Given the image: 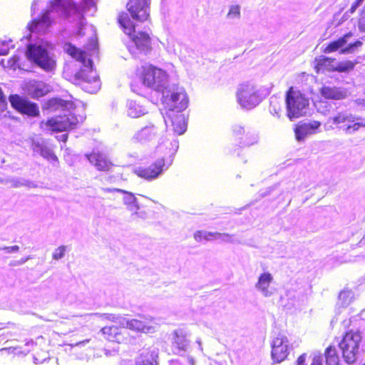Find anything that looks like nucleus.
Returning <instances> with one entry per match:
<instances>
[{
	"mask_svg": "<svg viewBox=\"0 0 365 365\" xmlns=\"http://www.w3.org/2000/svg\"><path fill=\"white\" fill-rule=\"evenodd\" d=\"M341 47L339 46L336 40L329 42L326 47L324 48L323 52L324 53H334L338 51Z\"/></svg>",
	"mask_w": 365,
	"mask_h": 365,
	"instance_id": "nucleus-41",
	"label": "nucleus"
},
{
	"mask_svg": "<svg viewBox=\"0 0 365 365\" xmlns=\"http://www.w3.org/2000/svg\"><path fill=\"white\" fill-rule=\"evenodd\" d=\"M273 280L272 274L269 272H264L259 277L256 287L259 289L265 297L271 295L272 292L268 288Z\"/></svg>",
	"mask_w": 365,
	"mask_h": 365,
	"instance_id": "nucleus-31",
	"label": "nucleus"
},
{
	"mask_svg": "<svg viewBox=\"0 0 365 365\" xmlns=\"http://www.w3.org/2000/svg\"><path fill=\"white\" fill-rule=\"evenodd\" d=\"M271 356L274 363L284 361L289 354L290 346L289 340L284 335H279L273 339L271 344Z\"/></svg>",
	"mask_w": 365,
	"mask_h": 365,
	"instance_id": "nucleus-14",
	"label": "nucleus"
},
{
	"mask_svg": "<svg viewBox=\"0 0 365 365\" xmlns=\"http://www.w3.org/2000/svg\"><path fill=\"white\" fill-rule=\"evenodd\" d=\"M319 93L327 100H341L346 96V92L336 86H323L319 90Z\"/></svg>",
	"mask_w": 365,
	"mask_h": 365,
	"instance_id": "nucleus-26",
	"label": "nucleus"
},
{
	"mask_svg": "<svg viewBox=\"0 0 365 365\" xmlns=\"http://www.w3.org/2000/svg\"><path fill=\"white\" fill-rule=\"evenodd\" d=\"M165 161L163 158L158 159L147 167L138 170V175L145 179H153L158 177L163 171Z\"/></svg>",
	"mask_w": 365,
	"mask_h": 365,
	"instance_id": "nucleus-23",
	"label": "nucleus"
},
{
	"mask_svg": "<svg viewBox=\"0 0 365 365\" xmlns=\"http://www.w3.org/2000/svg\"><path fill=\"white\" fill-rule=\"evenodd\" d=\"M48 106L49 108H56L58 106L61 105V100L57 98H52L48 101Z\"/></svg>",
	"mask_w": 365,
	"mask_h": 365,
	"instance_id": "nucleus-49",
	"label": "nucleus"
},
{
	"mask_svg": "<svg viewBox=\"0 0 365 365\" xmlns=\"http://www.w3.org/2000/svg\"><path fill=\"white\" fill-rule=\"evenodd\" d=\"M78 4L83 14L93 9L95 10L96 9V3L95 0H81Z\"/></svg>",
	"mask_w": 365,
	"mask_h": 365,
	"instance_id": "nucleus-39",
	"label": "nucleus"
},
{
	"mask_svg": "<svg viewBox=\"0 0 365 365\" xmlns=\"http://www.w3.org/2000/svg\"><path fill=\"white\" fill-rule=\"evenodd\" d=\"M145 113V109L136 102H130L128 108V115L130 118H138Z\"/></svg>",
	"mask_w": 365,
	"mask_h": 365,
	"instance_id": "nucleus-35",
	"label": "nucleus"
},
{
	"mask_svg": "<svg viewBox=\"0 0 365 365\" xmlns=\"http://www.w3.org/2000/svg\"><path fill=\"white\" fill-rule=\"evenodd\" d=\"M150 0H129L126 9L132 18L138 22L150 19Z\"/></svg>",
	"mask_w": 365,
	"mask_h": 365,
	"instance_id": "nucleus-12",
	"label": "nucleus"
},
{
	"mask_svg": "<svg viewBox=\"0 0 365 365\" xmlns=\"http://www.w3.org/2000/svg\"><path fill=\"white\" fill-rule=\"evenodd\" d=\"M321 126V123L314 120L310 123H302L295 125L294 129L295 138L298 141L303 140L308 135L314 134Z\"/></svg>",
	"mask_w": 365,
	"mask_h": 365,
	"instance_id": "nucleus-22",
	"label": "nucleus"
},
{
	"mask_svg": "<svg viewBox=\"0 0 365 365\" xmlns=\"http://www.w3.org/2000/svg\"><path fill=\"white\" fill-rule=\"evenodd\" d=\"M113 190L124 194L123 197V204L126 206L127 209L132 212L134 219L145 217V212H138L140 207L138 204L137 198L133 193L121 189H113Z\"/></svg>",
	"mask_w": 365,
	"mask_h": 365,
	"instance_id": "nucleus-19",
	"label": "nucleus"
},
{
	"mask_svg": "<svg viewBox=\"0 0 365 365\" xmlns=\"http://www.w3.org/2000/svg\"><path fill=\"white\" fill-rule=\"evenodd\" d=\"M285 104L287 116L292 120L305 115L309 102L304 93L290 86L285 93Z\"/></svg>",
	"mask_w": 365,
	"mask_h": 365,
	"instance_id": "nucleus-1",
	"label": "nucleus"
},
{
	"mask_svg": "<svg viewBox=\"0 0 365 365\" xmlns=\"http://www.w3.org/2000/svg\"><path fill=\"white\" fill-rule=\"evenodd\" d=\"M53 10H42L39 15L31 20L27 27L31 32L45 31L52 24L50 12Z\"/></svg>",
	"mask_w": 365,
	"mask_h": 365,
	"instance_id": "nucleus-17",
	"label": "nucleus"
},
{
	"mask_svg": "<svg viewBox=\"0 0 365 365\" xmlns=\"http://www.w3.org/2000/svg\"><path fill=\"white\" fill-rule=\"evenodd\" d=\"M118 23L123 31L129 37L135 32V25L125 12H121L118 17Z\"/></svg>",
	"mask_w": 365,
	"mask_h": 365,
	"instance_id": "nucleus-30",
	"label": "nucleus"
},
{
	"mask_svg": "<svg viewBox=\"0 0 365 365\" xmlns=\"http://www.w3.org/2000/svg\"><path fill=\"white\" fill-rule=\"evenodd\" d=\"M125 328L138 333H153L155 331V322L151 317L138 315L136 318L126 321Z\"/></svg>",
	"mask_w": 365,
	"mask_h": 365,
	"instance_id": "nucleus-13",
	"label": "nucleus"
},
{
	"mask_svg": "<svg viewBox=\"0 0 365 365\" xmlns=\"http://www.w3.org/2000/svg\"><path fill=\"white\" fill-rule=\"evenodd\" d=\"M49 7L51 10L61 11V15L64 19L75 17L78 21L84 19V14L81 11L78 3L72 0H51Z\"/></svg>",
	"mask_w": 365,
	"mask_h": 365,
	"instance_id": "nucleus-10",
	"label": "nucleus"
},
{
	"mask_svg": "<svg viewBox=\"0 0 365 365\" xmlns=\"http://www.w3.org/2000/svg\"><path fill=\"white\" fill-rule=\"evenodd\" d=\"M66 251V247L65 245L59 246L53 252V253L52 255L53 259H54L55 260H58V259H61L65 255Z\"/></svg>",
	"mask_w": 365,
	"mask_h": 365,
	"instance_id": "nucleus-43",
	"label": "nucleus"
},
{
	"mask_svg": "<svg viewBox=\"0 0 365 365\" xmlns=\"http://www.w3.org/2000/svg\"><path fill=\"white\" fill-rule=\"evenodd\" d=\"M88 159L99 171L110 172L116 169V175L110 177V181L123 179V174L120 172V169L115 166L105 155L93 152L88 155Z\"/></svg>",
	"mask_w": 365,
	"mask_h": 365,
	"instance_id": "nucleus-11",
	"label": "nucleus"
},
{
	"mask_svg": "<svg viewBox=\"0 0 365 365\" xmlns=\"http://www.w3.org/2000/svg\"><path fill=\"white\" fill-rule=\"evenodd\" d=\"M336 58L325 56H320L314 58V69L317 74L325 72L333 73H349L352 71L356 62L352 61H345L339 62L336 66L334 65Z\"/></svg>",
	"mask_w": 365,
	"mask_h": 365,
	"instance_id": "nucleus-5",
	"label": "nucleus"
},
{
	"mask_svg": "<svg viewBox=\"0 0 365 365\" xmlns=\"http://www.w3.org/2000/svg\"><path fill=\"white\" fill-rule=\"evenodd\" d=\"M364 0H356L351 6L349 9V12L351 14H354L359 6L363 2Z\"/></svg>",
	"mask_w": 365,
	"mask_h": 365,
	"instance_id": "nucleus-51",
	"label": "nucleus"
},
{
	"mask_svg": "<svg viewBox=\"0 0 365 365\" xmlns=\"http://www.w3.org/2000/svg\"><path fill=\"white\" fill-rule=\"evenodd\" d=\"M105 339L118 344L123 343L128 337L125 326L120 323L119 326H106L101 329Z\"/></svg>",
	"mask_w": 365,
	"mask_h": 365,
	"instance_id": "nucleus-16",
	"label": "nucleus"
},
{
	"mask_svg": "<svg viewBox=\"0 0 365 365\" xmlns=\"http://www.w3.org/2000/svg\"><path fill=\"white\" fill-rule=\"evenodd\" d=\"M220 232H211L203 230H198L194 233V239L197 242H202V240H210L216 239L217 237L221 236Z\"/></svg>",
	"mask_w": 365,
	"mask_h": 365,
	"instance_id": "nucleus-33",
	"label": "nucleus"
},
{
	"mask_svg": "<svg viewBox=\"0 0 365 365\" xmlns=\"http://www.w3.org/2000/svg\"><path fill=\"white\" fill-rule=\"evenodd\" d=\"M19 57L17 55L12 56L10 58H9L6 62H5L4 59L1 60V65L4 68H7L13 70H16L19 67Z\"/></svg>",
	"mask_w": 365,
	"mask_h": 365,
	"instance_id": "nucleus-38",
	"label": "nucleus"
},
{
	"mask_svg": "<svg viewBox=\"0 0 365 365\" xmlns=\"http://www.w3.org/2000/svg\"><path fill=\"white\" fill-rule=\"evenodd\" d=\"M73 81L89 93L97 92L101 88L99 77L91 68H81L74 75Z\"/></svg>",
	"mask_w": 365,
	"mask_h": 365,
	"instance_id": "nucleus-9",
	"label": "nucleus"
},
{
	"mask_svg": "<svg viewBox=\"0 0 365 365\" xmlns=\"http://www.w3.org/2000/svg\"><path fill=\"white\" fill-rule=\"evenodd\" d=\"M11 47V41H0V56H6L9 54Z\"/></svg>",
	"mask_w": 365,
	"mask_h": 365,
	"instance_id": "nucleus-42",
	"label": "nucleus"
},
{
	"mask_svg": "<svg viewBox=\"0 0 365 365\" xmlns=\"http://www.w3.org/2000/svg\"><path fill=\"white\" fill-rule=\"evenodd\" d=\"M353 36V33L351 31H349L346 34H345L341 37L336 39L339 46L342 48L347 42V39L350 37Z\"/></svg>",
	"mask_w": 365,
	"mask_h": 365,
	"instance_id": "nucleus-48",
	"label": "nucleus"
},
{
	"mask_svg": "<svg viewBox=\"0 0 365 365\" xmlns=\"http://www.w3.org/2000/svg\"><path fill=\"white\" fill-rule=\"evenodd\" d=\"M365 127V119L361 118H356V120L354 118V123H347L344 130L346 133H351L359 130L361 128Z\"/></svg>",
	"mask_w": 365,
	"mask_h": 365,
	"instance_id": "nucleus-34",
	"label": "nucleus"
},
{
	"mask_svg": "<svg viewBox=\"0 0 365 365\" xmlns=\"http://www.w3.org/2000/svg\"><path fill=\"white\" fill-rule=\"evenodd\" d=\"M311 365H322V358L320 355L314 356L312 359Z\"/></svg>",
	"mask_w": 365,
	"mask_h": 365,
	"instance_id": "nucleus-52",
	"label": "nucleus"
},
{
	"mask_svg": "<svg viewBox=\"0 0 365 365\" xmlns=\"http://www.w3.org/2000/svg\"><path fill=\"white\" fill-rule=\"evenodd\" d=\"M235 133H236V134H237V133H240V130H238V131H235Z\"/></svg>",
	"mask_w": 365,
	"mask_h": 365,
	"instance_id": "nucleus-56",
	"label": "nucleus"
},
{
	"mask_svg": "<svg viewBox=\"0 0 365 365\" xmlns=\"http://www.w3.org/2000/svg\"><path fill=\"white\" fill-rule=\"evenodd\" d=\"M269 112L273 115H276L277 117L279 118L282 113V108L280 103H277V105L272 104L271 103L270 108H269Z\"/></svg>",
	"mask_w": 365,
	"mask_h": 365,
	"instance_id": "nucleus-45",
	"label": "nucleus"
},
{
	"mask_svg": "<svg viewBox=\"0 0 365 365\" xmlns=\"http://www.w3.org/2000/svg\"><path fill=\"white\" fill-rule=\"evenodd\" d=\"M137 75L145 86L155 91L162 90L168 81V73L152 64L142 66L137 70Z\"/></svg>",
	"mask_w": 365,
	"mask_h": 365,
	"instance_id": "nucleus-2",
	"label": "nucleus"
},
{
	"mask_svg": "<svg viewBox=\"0 0 365 365\" xmlns=\"http://www.w3.org/2000/svg\"><path fill=\"white\" fill-rule=\"evenodd\" d=\"M240 105L247 109L257 106L262 101V96L257 87L250 82L240 84L236 93Z\"/></svg>",
	"mask_w": 365,
	"mask_h": 365,
	"instance_id": "nucleus-6",
	"label": "nucleus"
},
{
	"mask_svg": "<svg viewBox=\"0 0 365 365\" xmlns=\"http://www.w3.org/2000/svg\"><path fill=\"white\" fill-rule=\"evenodd\" d=\"M137 365H157V363L152 357L141 355Z\"/></svg>",
	"mask_w": 365,
	"mask_h": 365,
	"instance_id": "nucleus-44",
	"label": "nucleus"
},
{
	"mask_svg": "<svg viewBox=\"0 0 365 365\" xmlns=\"http://www.w3.org/2000/svg\"><path fill=\"white\" fill-rule=\"evenodd\" d=\"M26 55L29 60L45 71H51L56 67L55 60L42 45L29 44Z\"/></svg>",
	"mask_w": 365,
	"mask_h": 365,
	"instance_id": "nucleus-8",
	"label": "nucleus"
},
{
	"mask_svg": "<svg viewBox=\"0 0 365 365\" xmlns=\"http://www.w3.org/2000/svg\"><path fill=\"white\" fill-rule=\"evenodd\" d=\"M306 356L307 354L305 353L299 355L297 359L295 365H306Z\"/></svg>",
	"mask_w": 365,
	"mask_h": 365,
	"instance_id": "nucleus-50",
	"label": "nucleus"
},
{
	"mask_svg": "<svg viewBox=\"0 0 365 365\" xmlns=\"http://www.w3.org/2000/svg\"><path fill=\"white\" fill-rule=\"evenodd\" d=\"M240 16V9L238 5L232 6L227 14V16L230 18H238Z\"/></svg>",
	"mask_w": 365,
	"mask_h": 365,
	"instance_id": "nucleus-47",
	"label": "nucleus"
},
{
	"mask_svg": "<svg viewBox=\"0 0 365 365\" xmlns=\"http://www.w3.org/2000/svg\"><path fill=\"white\" fill-rule=\"evenodd\" d=\"M62 138H63V140L64 142H66L67 140V139H68V135L67 134H64V135H62Z\"/></svg>",
	"mask_w": 365,
	"mask_h": 365,
	"instance_id": "nucleus-55",
	"label": "nucleus"
},
{
	"mask_svg": "<svg viewBox=\"0 0 365 365\" xmlns=\"http://www.w3.org/2000/svg\"><path fill=\"white\" fill-rule=\"evenodd\" d=\"M4 250H6L7 252H17L19 250V247L17 245H14L5 247Z\"/></svg>",
	"mask_w": 365,
	"mask_h": 365,
	"instance_id": "nucleus-53",
	"label": "nucleus"
},
{
	"mask_svg": "<svg viewBox=\"0 0 365 365\" xmlns=\"http://www.w3.org/2000/svg\"><path fill=\"white\" fill-rule=\"evenodd\" d=\"M63 49L68 55L83 65H86L87 63H91V61L88 58L87 53L85 51L76 47L71 43H66L63 46Z\"/></svg>",
	"mask_w": 365,
	"mask_h": 365,
	"instance_id": "nucleus-25",
	"label": "nucleus"
},
{
	"mask_svg": "<svg viewBox=\"0 0 365 365\" xmlns=\"http://www.w3.org/2000/svg\"><path fill=\"white\" fill-rule=\"evenodd\" d=\"M36 146L38 148L41 155L44 158L48 160L58 161L57 156L53 153L50 148L39 143L36 144Z\"/></svg>",
	"mask_w": 365,
	"mask_h": 365,
	"instance_id": "nucleus-37",
	"label": "nucleus"
},
{
	"mask_svg": "<svg viewBox=\"0 0 365 365\" xmlns=\"http://www.w3.org/2000/svg\"><path fill=\"white\" fill-rule=\"evenodd\" d=\"M363 43L357 40L350 44H349L347 46L343 48L340 51V53L341 54H346V53H351L355 51V50L362 46Z\"/></svg>",
	"mask_w": 365,
	"mask_h": 365,
	"instance_id": "nucleus-40",
	"label": "nucleus"
},
{
	"mask_svg": "<svg viewBox=\"0 0 365 365\" xmlns=\"http://www.w3.org/2000/svg\"><path fill=\"white\" fill-rule=\"evenodd\" d=\"M26 346L31 347V349H23L21 346H12L8 348H3L0 349V354L3 355L4 354H7L9 355H19L24 354L26 355L30 351H35L37 348V345L34 344L32 341L26 342L25 344Z\"/></svg>",
	"mask_w": 365,
	"mask_h": 365,
	"instance_id": "nucleus-29",
	"label": "nucleus"
},
{
	"mask_svg": "<svg viewBox=\"0 0 365 365\" xmlns=\"http://www.w3.org/2000/svg\"><path fill=\"white\" fill-rule=\"evenodd\" d=\"M136 48L145 53L150 52L152 49V39L150 34L147 31H141L133 33L130 36Z\"/></svg>",
	"mask_w": 365,
	"mask_h": 365,
	"instance_id": "nucleus-20",
	"label": "nucleus"
},
{
	"mask_svg": "<svg viewBox=\"0 0 365 365\" xmlns=\"http://www.w3.org/2000/svg\"><path fill=\"white\" fill-rule=\"evenodd\" d=\"M347 123H354V118L351 115H348L346 113L339 112L336 115L329 118L327 123L329 124L332 128H344Z\"/></svg>",
	"mask_w": 365,
	"mask_h": 365,
	"instance_id": "nucleus-27",
	"label": "nucleus"
},
{
	"mask_svg": "<svg viewBox=\"0 0 365 365\" xmlns=\"http://www.w3.org/2000/svg\"><path fill=\"white\" fill-rule=\"evenodd\" d=\"M23 89L28 96L34 99L43 97L48 92L43 82L36 80H31L26 82Z\"/></svg>",
	"mask_w": 365,
	"mask_h": 365,
	"instance_id": "nucleus-21",
	"label": "nucleus"
},
{
	"mask_svg": "<svg viewBox=\"0 0 365 365\" xmlns=\"http://www.w3.org/2000/svg\"><path fill=\"white\" fill-rule=\"evenodd\" d=\"M9 101L11 106L21 114L30 117H37L40 115L38 105L29 101L26 98L21 97L19 95H11L9 97Z\"/></svg>",
	"mask_w": 365,
	"mask_h": 365,
	"instance_id": "nucleus-15",
	"label": "nucleus"
},
{
	"mask_svg": "<svg viewBox=\"0 0 365 365\" xmlns=\"http://www.w3.org/2000/svg\"><path fill=\"white\" fill-rule=\"evenodd\" d=\"M324 354L327 365H341L339 356L334 345H329L325 349Z\"/></svg>",
	"mask_w": 365,
	"mask_h": 365,
	"instance_id": "nucleus-32",
	"label": "nucleus"
},
{
	"mask_svg": "<svg viewBox=\"0 0 365 365\" xmlns=\"http://www.w3.org/2000/svg\"><path fill=\"white\" fill-rule=\"evenodd\" d=\"M29 258H30V257H26V258H25V259H21V261H19V262H15L11 263V265H16L17 263H21V264H22V263H24V262H25L27 259H29Z\"/></svg>",
	"mask_w": 365,
	"mask_h": 365,
	"instance_id": "nucleus-54",
	"label": "nucleus"
},
{
	"mask_svg": "<svg viewBox=\"0 0 365 365\" xmlns=\"http://www.w3.org/2000/svg\"><path fill=\"white\" fill-rule=\"evenodd\" d=\"M361 340V332L359 329H349L343 334L339 346L346 364H352L356 361Z\"/></svg>",
	"mask_w": 365,
	"mask_h": 365,
	"instance_id": "nucleus-3",
	"label": "nucleus"
},
{
	"mask_svg": "<svg viewBox=\"0 0 365 365\" xmlns=\"http://www.w3.org/2000/svg\"><path fill=\"white\" fill-rule=\"evenodd\" d=\"M78 123L77 117L71 113H68L41 120L39 127L43 130L60 133L74 129Z\"/></svg>",
	"mask_w": 365,
	"mask_h": 365,
	"instance_id": "nucleus-4",
	"label": "nucleus"
},
{
	"mask_svg": "<svg viewBox=\"0 0 365 365\" xmlns=\"http://www.w3.org/2000/svg\"><path fill=\"white\" fill-rule=\"evenodd\" d=\"M182 112H165V121L170 123L171 129L177 135L184 133L187 129V120Z\"/></svg>",
	"mask_w": 365,
	"mask_h": 365,
	"instance_id": "nucleus-18",
	"label": "nucleus"
},
{
	"mask_svg": "<svg viewBox=\"0 0 365 365\" xmlns=\"http://www.w3.org/2000/svg\"><path fill=\"white\" fill-rule=\"evenodd\" d=\"M172 343L173 346L178 351H185L190 345L187 334L182 329H178L174 331Z\"/></svg>",
	"mask_w": 365,
	"mask_h": 365,
	"instance_id": "nucleus-28",
	"label": "nucleus"
},
{
	"mask_svg": "<svg viewBox=\"0 0 365 365\" xmlns=\"http://www.w3.org/2000/svg\"><path fill=\"white\" fill-rule=\"evenodd\" d=\"M358 26L360 31H365V6L360 11Z\"/></svg>",
	"mask_w": 365,
	"mask_h": 365,
	"instance_id": "nucleus-46",
	"label": "nucleus"
},
{
	"mask_svg": "<svg viewBox=\"0 0 365 365\" xmlns=\"http://www.w3.org/2000/svg\"><path fill=\"white\" fill-rule=\"evenodd\" d=\"M157 134V128L154 125L145 126L135 133L132 140L135 143H143L154 139Z\"/></svg>",
	"mask_w": 365,
	"mask_h": 365,
	"instance_id": "nucleus-24",
	"label": "nucleus"
},
{
	"mask_svg": "<svg viewBox=\"0 0 365 365\" xmlns=\"http://www.w3.org/2000/svg\"><path fill=\"white\" fill-rule=\"evenodd\" d=\"M16 327L14 323H8L4 327H0V344L8 341V336H11Z\"/></svg>",
	"mask_w": 365,
	"mask_h": 365,
	"instance_id": "nucleus-36",
	"label": "nucleus"
},
{
	"mask_svg": "<svg viewBox=\"0 0 365 365\" xmlns=\"http://www.w3.org/2000/svg\"><path fill=\"white\" fill-rule=\"evenodd\" d=\"M162 104L165 112L183 111L187 107L188 98L182 89L168 90L162 97Z\"/></svg>",
	"mask_w": 365,
	"mask_h": 365,
	"instance_id": "nucleus-7",
	"label": "nucleus"
}]
</instances>
